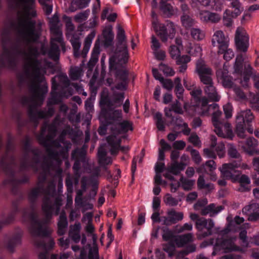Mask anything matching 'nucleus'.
<instances>
[{
	"instance_id": "nucleus-5",
	"label": "nucleus",
	"mask_w": 259,
	"mask_h": 259,
	"mask_svg": "<svg viewBox=\"0 0 259 259\" xmlns=\"http://www.w3.org/2000/svg\"><path fill=\"white\" fill-rule=\"evenodd\" d=\"M50 29L52 33L51 47L48 54L54 60L59 57V47H64L62 39V33L60 29V23L57 15H54L50 20Z\"/></svg>"
},
{
	"instance_id": "nucleus-24",
	"label": "nucleus",
	"mask_w": 259,
	"mask_h": 259,
	"mask_svg": "<svg viewBox=\"0 0 259 259\" xmlns=\"http://www.w3.org/2000/svg\"><path fill=\"white\" fill-rule=\"evenodd\" d=\"M167 214V216L166 217H162L160 220L164 224L166 225L176 223L183 219V213L182 212H178L174 209L168 210Z\"/></svg>"
},
{
	"instance_id": "nucleus-30",
	"label": "nucleus",
	"mask_w": 259,
	"mask_h": 259,
	"mask_svg": "<svg viewBox=\"0 0 259 259\" xmlns=\"http://www.w3.org/2000/svg\"><path fill=\"white\" fill-rule=\"evenodd\" d=\"M199 18L201 21L204 22H211L212 23H217L221 19L220 15L215 13H211L208 11L201 12L199 15Z\"/></svg>"
},
{
	"instance_id": "nucleus-47",
	"label": "nucleus",
	"mask_w": 259,
	"mask_h": 259,
	"mask_svg": "<svg viewBox=\"0 0 259 259\" xmlns=\"http://www.w3.org/2000/svg\"><path fill=\"white\" fill-rule=\"evenodd\" d=\"M96 33L94 31L91 32L85 38L84 44L83 51L88 52L90 50L93 39L95 37Z\"/></svg>"
},
{
	"instance_id": "nucleus-57",
	"label": "nucleus",
	"mask_w": 259,
	"mask_h": 259,
	"mask_svg": "<svg viewBox=\"0 0 259 259\" xmlns=\"http://www.w3.org/2000/svg\"><path fill=\"white\" fill-rule=\"evenodd\" d=\"M224 6L223 0H211L210 6L212 9L216 11L222 10Z\"/></svg>"
},
{
	"instance_id": "nucleus-20",
	"label": "nucleus",
	"mask_w": 259,
	"mask_h": 259,
	"mask_svg": "<svg viewBox=\"0 0 259 259\" xmlns=\"http://www.w3.org/2000/svg\"><path fill=\"white\" fill-rule=\"evenodd\" d=\"M30 231L33 236H47L51 232L46 224L37 222L32 223Z\"/></svg>"
},
{
	"instance_id": "nucleus-42",
	"label": "nucleus",
	"mask_w": 259,
	"mask_h": 259,
	"mask_svg": "<svg viewBox=\"0 0 259 259\" xmlns=\"http://www.w3.org/2000/svg\"><path fill=\"white\" fill-rule=\"evenodd\" d=\"M237 181H238L241 186V190L246 191L249 190L248 185L250 183V180L249 177L245 175H241Z\"/></svg>"
},
{
	"instance_id": "nucleus-56",
	"label": "nucleus",
	"mask_w": 259,
	"mask_h": 259,
	"mask_svg": "<svg viewBox=\"0 0 259 259\" xmlns=\"http://www.w3.org/2000/svg\"><path fill=\"white\" fill-rule=\"evenodd\" d=\"M84 230L88 235H91L93 241L95 242L97 239L96 235L94 234L95 228L92 223L87 224L84 227Z\"/></svg>"
},
{
	"instance_id": "nucleus-51",
	"label": "nucleus",
	"mask_w": 259,
	"mask_h": 259,
	"mask_svg": "<svg viewBox=\"0 0 259 259\" xmlns=\"http://www.w3.org/2000/svg\"><path fill=\"white\" fill-rule=\"evenodd\" d=\"M181 21L183 25L186 28L192 26L195 23L194 20L187 15H184L181 17Z\"/></svg>"
},
{
	"instance_id": "nucleus-2",
	"label": "nucleus",
	"mask_w": 259,
	"mask_h": 259,
	"mask_svg": "<svg viewBox=\"0 0 259 259\" xmlns=\"http://www.w3.org/2000/svg\"><path fill=\"white\" fill-rule=\"evenodd\" d=\"M15 1L20 8L18 17L20 35L26 41H36L40 34V25L32 19L36 14L34 9L35 0Z\"/></svg>"
},
{
	"instance_id": "nucleus-46",
	"label": "nucleus",
	"mask_w": 259,
	"mask_h": 259,
	"mask_svg": "<svg viewBox=\"0 0 259 259\" xmlns=\"http://www.w3.org/2000/svg\"><path fill=\"white\" fill-rule=\"evenodd\" d=\"M243 61L242 55H238L236 58V61L234 64V73L238 74L241 76H242L241 69L242 68V62Z\"/></svg>"
},
{
	"instance_id": "nucleus-50",
	"label": "nucleus",
	"mask_w": 259,
	"mask_h": 259,
	"mask_svg": "<svg viewBox=\"0 0 259 259\" xmlns=\"http://www.w3.org/2000/svg\"><path fill=\"white\" fill-rule=\"evenodd\" d=\"M90 11L87 10L84 11L77 14L74 17V20L77 23H81L85 21L90 15Z\"/></svg>"
},
{
	"instance_id": "nucleus-36",
	"label": "nucleus",
	"mask_w": 259,
	"mask_h": 259,
	"mask_svg": "<svg viewBox=\"0 0 259 259\" xmlns=\"http://www.w3.org/2000/svg\"><path fill=\"white\" fill-rule=\"evenodd\" d=\"M106 153L104 146H101L99 149L98 153L99 161L101 165H108L112 162L111 158L106 156Z\"/></svg>"
},
{
	"instance_id": "nucleus-63",
	"label": "nucleus",
	"mask_w": 259,
	"mask_h": 259,
	"mask_svg": "<svg viewBox=\"0 0 259 259\" xmlns=\"http://www.w3.org/2000/svg\"><path fill=\"white\" fill-rule=\"evenodd\" d=\"M229 155L232 158H238L239 157V154L238 152L236 149L232 145H230L228 150Z\"/></svg>"
},
{
	"instance_id": "nucleus-28",
	"label": "nucleus",
	"mask_w": 259,
	"mask_h": 259,
	"mask_svg": "<svg viewBox=\"0 0 259 259\" xmlns=\"http://www.w3.org/2000/svg\"><path fill=\"white\" fill-rule=\"evenodd\" d=\"M81 225L79 222H76L69 227L68 233L69 238L75 243H78L81 239L80 231Z\"/></svg>"
},
{
	"instance_id": "nucleus-17",
	"label": "nucleus",
	"mask_w": 259,
	"mask_h": 259,
	"mask_svg": "<svg viewBox=\"0 0 259 259\" xmlns=\"http://www.w3.org/2000/svg\"><path fill=\"white\" fill-rule=\"evenodd\" d=\"M196 71L198 74L202 83L210 82L211 78L212 71L202 60H199L196 65Z\"/></svg>"
},
{
	"instance_id": "nucleus-26",
	"label": "nucleus",
	"mask_w": 259,
	"mask_h": 259,
	"mask_svg": "<svg viewBox=\"0 0 259 259\" xmlns=\"http://www.w3.org/2000/svg\"><path fill=\"white\" fill-rule=\"evenodd\" d=\"M243 213L248 215L249 221H254L259 218V204L254 203L242 209Z\"/></svg>"
},
{
	"instance_id": "nucleus-27",
	"label": "nucleus",
	"mask_w": 259,
	"mask_h": 259,
	"mask_svg": "<svg viewBox=\"0 0 259 259\" xmlns=\"http://www.w3.org/2000/svg\"><path fill=\"white\" fill-rule=\"evenodd\" d=\"M187 165V163H180L174 162L167 168V172L165 174L164 177L171 181L174 180V177L170 175V174L177 175L179 174L182 170H184Z\"/></svg>"
},
{
	"instance_id": "nucleus-33",
	"label": "nucleus",
	"mask_w": 259,
	"mask_h": 259,
	"mask_svg": "<svg viewBox=\"0 0 259 259\" xmlns=\"http://www.w3.org/2000/svg\"><path fill=\"white\" fill-rule=\"evenodd\" d=\"M39 259H49L46 251L40 253L38 255ZM72 257L71 252H63L59 255L53 254L51 256L50 259H71Z\"/></svg>"
},
{
	"instance_id": "nucleus-14",
	"label": "nucleus",
	"mask_w": 259,
	"mask_h": 259,
	"mask_svg": "<svg viewBox=\"0 0 259 259\" xmlns=\"http://www.w3.org/2000/svg\"><path fill=\"white\" fill-rule=\"evenodd\" d=\"M235 41L236 48L239 51H247L249 46V36L243 27H239L237 28Z\"/></svg>"
},
{
	"instance_id": "nucleus-16",
	"label": "nucleus",
	"mask_w": 259,
	"mask_h": 259,
	"mask_svg": "<svg viewBox=\"0 0 259 259\" xmlns=\"http://www.w3.org/2000/svg\"><path fill=\"white\" fill-rule=\"evenodd\" d=\"M235 239L236 238H231L225 239L223 241H220L218 239H212L209 243L214 246L215 251L222 249L224 252H227L238 250L239 247L234 244Z\"/></svg>"
},
{
	"instance_id": "nucleus-49",
	"label": "nucleus",
	"mask_w": 259,
	"mask_h": 259,
	"mask_svg": "<svg viewBox=\"0 0 259 259\" xmlns=\"http://www.w3.org/2000/svg\"><path fill=\"white\" fill-rule=\"evenodd\" d=\"M82 74V70L81 67H74L70 69V77L73 79H77Z\"/></svg>"
},
{
	"instance_id": "nucleus-18",
	"label": "nucleus",
	"mask_w": 259,
	"mask_h": 259,
	"mask_svg": "<svg viewBox=\"0 0 259 259\" xmlns=\"http://www.w3.org/2000/svg\"><path fill=\"white\" fill-rule=\"evenodd\" d=\"M229 38L225 36L221 30H218L214 32L212 36V44L214 47H217L220 51L225 49L228 47Z\"/></svg>"
},
{
	"instance_id": "nucleus-38",
	"label": "nucleus",
	"mask_w": 259,
	"mask_h": 259,
	"mask_svg": "<svg viewBox=\"0 0 259 259\" xmlns=\"http://www.w3.org/2000/svg\"><path fill=\"white\" fill-rule=\"evenodd\" d=\"M58 232L60 235H63L66 230L67 226V219L64 214H61L59 217L58 223Z\"/></svg>"
},
{
	"instance_id": "nucleus-35",
	"label": "nucleus",
	"mask_w": 259,
	"mask_h": 259,
	"mask_svg": "<svg viewBox=\"0 0 259 259\" xmlns=\"http://www.w3.org/2000/svg\"><path fill=\"white\" fill-rule=\"evenodd\" d=\"M186 50L191 56H199L201 55L202 49L199 44L188 42Z\"/></svg>"
},
{
	"instance_id": "nucleus-3",
	"label": "nucleus",
	"mask_w": 259,
	"mask_h": 259,
	"mask_svg": "<svg viewBox=\"0 0 259 259\" xmlns=\"http://www.w3.org/2000/svg\"><path fill=\"white\" fill-rule=\"evenodd\" d=\"M117 52L109 59V68L110 71L114 72L117 75H119L122 71L126 77L123 65L128 61V53L125 31L120 27L117 29Z\"/></svg>"
},
{
	"instance_id": "nucleus-31",
	"label": "nucleus",
	"mask_w": 259,
	"mask_h": 259,
	"mask_svg": "<svg viewBox=\"0 0 259 259\" xmlns=\"http://www.w3.org/2000/svg\"><path fill=\"white\" fill-rule=\"evenodd\" d=\"M258 142L254 138L247 139L244 144L240 145L243 150L247 154L252 155L254 154L255 147L257 145Z\"/></svg>"
},
{
	"instance_id": "nucleus-64",
	"label": "nucleus",
	"mask_w": 259,
	"mask_h": 259,
	"mask_svg": "<svg viewBox=\"0 0 259 259\" xmlns=\"http://www.w3.org/2000/svg\"><path fill=\"white\" fill-rule=\"evenodd\" d=\"M224 111L226 118H230L232 116V106L230 103L224 106Z\"/></svg>"
},
{
	"instance_id": "nucleus-48",
	"label": "nucleus",
	"mask_w": 259,
	"mask_h": 259,
	"mask_svg": "<svg viewBox=\"0 0 259 259\" xmlns=\"http://www.w3.org/2000/svg\"><path fill=\"white\" fill-rule=\"evenodd\" d=\"M55 244L54 240L50 237H47L45 239L44 242L40 244H37L38 246L41 247L45 250H50L52 249Z\"/></svg>"
},
{
	"instance_id": "nucleus-62",
	"label": "nucleus",
	"mask_w": 259,
	"mask_h": 259,
	"mask_svg": "<svg viewBox=\"0 0 259 259\" xmlns=\"http://www.w3.org/2000/svg\"><path fill=\"white\" fill-rule=\"evenodd\" d=\"M49 0H38L39 2L42 5L44 6V9L47 13V14L49 15L51 14L52 12L53 8L51 5H50L48 4V2Z\"/></svg>"
},
{
	"instance_id": "nucleus-6",
	"label": "nucleus",
	"mask_w": 259,
	"mask_h": 259,
	"mask_svg": "<svg viewBox=\"0 0 259 259\" xmlns=\"http://www.w3.org/2000/svg\"><path fill=\"white\" fill-rule=\"evenodd\" d=\"M208 108L209 110L214 109V111L212 112V121L214 126L215 133L219 137L232 139L233 134L230 124L228 122L223 123L220 120L221 112L219 110L218 104L213 103Z\"/></svg>"
},
{
	"instance_id": "nucleus-23",
	"label": "nucleus",
	"mask_w": 259,
	"mask_h": 259,
	"mask_svg": "<svg viewBox=\"0 0 259 259\" xmlns=\"http://www.w3.org/2000/svg\"><path fill=\"white\" fill-rule=\"evenodd\" d=\"M195 182V181L194 180H190L182 177L180 179V182L171 183V192H175L180 186L185 190H190L192 189Z\"/></svg>"
},
{
	"instance_id": "nucleus-54",
	"label": "nucleus",
	"mask_w": 259,
	"mask_h": 259,
	"mask_svg": "<svg viewBox=\"0 0 259 259\" xmlns=\"http://www.w3.org/2000/svg\"><path fill=\"white\" fill-rule=\"evenodd\" d=\"M219 54H224V59L227 61L231 60L234 56L233 51L231 49H229L228 47L222 51H220V49L218 51Z\"/></svg>"
},
{
	"instance_id": "nucleus-4",
	"label": "nucleus",
	"mask_w": 259,
	"mask_h": 259,
	"mask_svg": "<svg viewBox=\"0 0 259 259\" xmlns=\"http://www.w3.org/2000/svg\"><path fill=\"white\" fill-rule=\"evenodd\" d=\"M203 83L204 84V93L208 99L202 98L201 100L198 101L196 106L189 105L188 103H185L184 109L190 115H193L196 113L203 116L209 115L210 112H213L214 109L209 110L208 108L210 106V105H208V101H218L220 99V97L218 95L213 84L212 79H210V82Z\"/></svg>"
},
{
	"instance_id": "nucleus-29",
	"label": "nucleus",
	"mask_w": 259,
	"mask_h": 259,
	"mask_svg": "<svg viewBox=\"0 0 259 259\" xmlns=\"http://www.w3.org/2000/svg\"><path fill=\"white\" fill-rule=\"evenodd\" d=\"M60 205L61 204L58 202L52 204L50 199H45L42 204V210L46 213L47 217L53 214L55 209H56L55 214H58Z\"/></svg>"
},
{
	"instance_id": "nucleus-8",
	"label": "nucleus",
	"mask_w": 259,
	"mask_h": 259,
	"mask_svg": "<svg viewBox=\"0 0 259 259\" xmlns=\"http://www.w3.org/2000/svg\"><path fill=\"white\" fill-rule=\"evenodd\" d=\"M254 116L250 110L241 111L238 112L236 116L235 132L238 137L241 138H245V124L252 122Z\"/></svg>"
},
{
	"instance_id": "nucleus-13",
	"label": "nucleus",
	"mask_w": 259,
	"mask_h": 259,
	"mask_svg": "<svg viewBox=\"0 0 259 259\" xmlns=\"http://www.w3.org/2000/svg\"><path fill=\"white\" fill-rule=\"evenodd\" d=\"M162 237L165 241H174L175 243L178 247H182L191 242L193 240L192 234L190 233L173 237L172 233L167 228L164 229Z\"/></svg>"
},
{
	"instance_id": "nucleus-52",
	"label": "nucleus",
	"mask_w": 259,
	"mask_h": 259,
	"mask_svg": "<svg viewBox=\"0 0 259 259\" xmlns=\"http://www.w3.org/2000/svg\"><path fill=\"white\" fill-rule=\"evenodd\" d=\"M198 187L199 189H206L209 190L213 189V185L211 184H205L204 177L200 176L197 181Z\"/></svg>"
},
{
	"instance_id": "nucleus-44",
	"label": "nucleus",
	"mask_w": 259,
	"mask_h": 259,
	"mask_svg": "<svg viewBox=\"0 0 259 259\" xmlns=\"http://www.w3.org/2000/svg\"><path fill=\"white\" fill-rule=\"evenodd\" d=\"M21 242V235H18L13 237L6 244L7 248L10 250L12 251L14 247L20 244Z\"/></svg>"
},
{
	"instance_id": "nucleus-58",
	"label": "nucleus",
	"mask_w": 259,
	"mask_h": 259,
	"mask_svg": "<svg viewBox=\"0 0 259 259\" xmlns=\"http://www.w3.org/2000/svg\"><path fill=\"white\" fill-rule=\"evenodd\" d=\"M120 125L121 127V133L133 130L132 123L129 121L124 120L120 123Z\"/></svg>"
},
{
	"instance_id": "nucleus-61",
	"label": "nucleus",
	"mask_w": 259,
	"mask_h": 259,
	"mask_svg": "<svg viewBox=\"0 0 259 259\" xmlns=\"http://www.w3.org/2000/svg\"><path fill=\"white\" fill-rule=\"evenodd\" d=\"M171 108L172 110L176 113H183V110L181 107V104L178 101H176L171 105Z\"/></svg>"
},
{
	"instance_id": "nucleus-10",
	"label": "nucleus",
	"mask_w": 259,
	"mask_h": 259,
	"mask_svg": "<svg viewBox=\"0 0 259 259\" xmlns=\"http://www.w3.org/2000/svg\"><path fill=\"white\" fill-rule=\"evenodd\" d=\"M190 219L196 222V226L199 232V237H204L211 234V229L214 227L213 222L210 220H206L204 218H199L196 213H190Z\"/></svg>"
},
{
	"instance_id": "nucleus-37",
	"label": "nucleus",
	"mask_w": 259,
	"mask_h": 259,
	"mask_svg": "<svg viewBox=\"0 0 259 259\" xmlns=\"http://www.w3.org/2000/svg\"><path fill=\"white\" fill-rule=\"evenodd\" d=\"M223 209L221 206H215L213 204L204 207L202 209L201 213L203 215L209 214L210 217H213Z\"/></svg>"
},
{
	"instance_id": "nucleus-40",
	"label": "nucleus",
	"mask_w": 259,
	"mask_h": 259,
	"mask_svg": "<svg viewBox=\"0 0 259 259\" xmlns=\"http://www.w3.org/2000/svg\"><path fill=\"white\" fill-rule=\"evenodd\" d=\"M237 16H234V14L231 12L229 9H226L224 13L223 17V22L225 25L230 26L232 24L233 18Z\"/></svg>"
},
{
	"instance_id": "nucleus-25",
	"label": "nucleus",
	"mask_w": 259,
	"mask_h": 259,
	"mask_svg": "<svg viewBox=\"0 0 259 259\" xmlns=\"http://www.w3.org/2000/svg\"><path fill=\"white\" fill-rule=\"evenodd\" d=\"M244 220L243 218L236 217L234 220L231 222L225 230L222 232L223 234L227 233L229 232L236 231L238 229H243L248 228L249 224L245 223L241 225Z\"/></svg>"
},
{
	"instance_id": "nucleus-9",
	"label": "nucleus",
	"mask_w": 259,
	"mask_h": 259,
	"mask_svg": "<svg viewBox=\"0 0 259 259\" xmlns=\"http://www.w3.org/2000/svg\"><path fill=\"white\" fill-rule=\"evenodd\" d=\"M52 147L53 151L50 153V156L52 159L60 163L63 159L68 157V151L71 148V144L62 139L59 141L54 142Z\"/></svg>"
},
{
	"instance_id": "nucleus-55",
	"label": "nucleus",
	"mask_w": 259,
	"mask_h": 259,
	"mask_svg": "<svg viewBox=\"0 0 259 259\" xmlns=\"http://www.w3.org/2000/svg\"><path fill=\"white\" fill-rule=\"evenodd\" d=\"M159 69L166 76H173L175 73V71L171 67L162 63L160 64Z\"/></svg>"
},
{
	"instance_id": "nucleus-39",
	"label": "nucleus",
	"mask_w": 259,
	"mask_h": 259,
	"mask_svg": "<svg viewBox=\"0 0 259 259\" xmlns=\"http://www.w3.org/2000/svg\"><path fill=\"white\" fill-rule=\"evenodd\" d=\"M90 0H79L77 2H73L71 3L69 10L71 12H74L77 9H82L87 7L90 3Z\"/></svg>"
},
{
	"instance_id": "nucleus-22",
	"label": "nucleus",
	"mask_w": 259,
	"mask_h": 259,
	"mask_svg": "<svg viewBox=\"0 0 259 259\" xmlns=\"http://www.w3.org/2000/svg\"><path fill=\"white\" fill-rule=\"evenodd\" d=\"M114 37L112 27L110 25H108L103 29L99 39L105 47H108L113 45Z\"/></svg>"
},
{
	"instance_id": "nucleus-21",
	"label": "nucleus",
	"mask_w": 259,
	"mask_h": 259,
	"mask_svg": "<svg viewBox=\"0 0 259 259\" xmlns=\"http://www.w3.org/2000/svg\"><path fill=\"white\" fill-rule=\"evenodd\" d=\"M75 259H99L98 249L96 246L93 247L90 245L84 246L80 249L78 256Z\"/></svg>"
},
{
	"instance_id": "nucleus-53",
	"label": "nucleus",
	"mask_w": 259,
	"mask_h": 259,
	"mask_svg": "<svg viewBox=\"0 0 259 259\" xmlns=\"http://www.w3.org/2000/svg\"><path fill=\"white\" fill-rule=\"evenodd\" d=\"M154 119L156 121L158 129L160 131L163 130L164 124L162 118V114L159 112L155 113L154 115Z\"/></svg>"
},
{
	"instance_id": "nucleus-45",
	"label": "nucleus",
	"mask_w": 259,
	"mask_h": 259,
	"mask_svg": "<svg viewBox=\"0 0 259 259\" xmlns=\"http://www.w3.org/2000/svg\"><path fill=\"white\" fill-rule=\"evenodd\" d=\"M191 35L195 40H200L205 37L204 31L198 28H193L191 30Z\"/></svg>"
},
{
	"instance_id": "nucleus-15",
	"label": "nucleus",
	"mask_w": 259,
	"mask_h": 259,
	"mask_svg": "<svg viewBox=\"0 0 259 259\" xmlns=\"http://www.w3.org/2000/svg\"><path fill=\"white\" fill-rule=\"evenodd\" d=\"M211 144L210 149H204V154L208 158H215L216 154L221 158L223 157L225 154V145L223 143H219L218 144L216 143L217 139L214 136L211 138Z\"/></svg>"
},
{
	"instance_id": "nucleus-19",
	"label": "nucleus",
	"mask_w": 259,
	"mask_h": 259,
	"mask_svg": "<svg viewBox=\"0 0 259 259\" xmlns=\"http://www.w3.org/2000/svg\"><path fill=\"white\" fill-rule=\"evenodd\" d=\"M63 20L65 23L67 31V37L70 38V40L74 50L77 51L79 50L80 47V42L78 38H74L73 36H72L71 33L74 29V25L71 22V19L70 17L64 16L63 17Z\"/></svg>"
},
{
	"instance_id": "nucleus-41",
	"label": "nucleus",
	"mask_w": 259,
	"mask_h": 259,
	"mask_svg": "<svg viewBox=\"0 0 259 259\" xmlns=\"http://www.w3.org/2000/svg\"><path fill=\"white\" fill-rule=\"evenodd\" d=\"M160 9L167 16L174 13L173 7L166 2V0H160Z\"/></svg>"
},
{
	"instance_id": "nucleus-11",
	"label": "nucleus",
	"mask_w": 259,
	"mask_h": 259,
	"mask_svg": "<svg viewBox=\"0 0 259 259\" xmlns=\"http://www.w3.org/2000/svg\"><path fill=\"white\" fill-rule=\"evenodd\" d=\"M228 71L226 68L225 65L224 66L223 70H220L217 71V75L218 78L222 80L223 86L226 88L232 89L236 94L238 99H243L245 98L244 93L240 88H237L234 85L230 77L228 75Z\"/></svg>"
},
{
	"instance_id": "nucleus-59",
	"label": "nucleus",
	"mask_w": 259,
	"mask_h": 259,
	"mask_svg": "<svg viewBox=\"0 0 259 259\" xmlns=\"http://www.w3.org/2000/svg\"><path fill=\"white\" fill-rule=\"evenodd\" d=\"M164 250L168 253V255L171 256L174 253L175 251V246L173 243L169 242L164 245Z\"/></svg>"
},
{
	"instance_id": "nucleus-1",
	"label": "nucleus",
	"mask_w": 259,
	"mask_h": 259,
	"mask_svg": "<svg viewBox=\"0 0 259 259\" xmlns=\"http://www.w3.org/2000/svg\"><path fill=\"white\" fill-rule=\"evenodd\" d=\"M38 51L34 46H30L24 53L23 57L24 61V71L22 77L19 75L20 79L31 78L35 82L34 91V108L40 106L44 99V95L41 93L47 92L46 82L44 80V74L54 73L55 70L53 65L46 60L38 61L37 58L39 53L46 54L44 47Z\"/></svg>"
},
{
	"instance_id": "nucleus-32",
	"label": "nucleus",
	"mask_w": 259,
	"mask_h": 259,
	"mask_svg": "<svg viewBox=\"0 0 259 259\" xmlns=\"http://www.w3.org/2000/svg\"><path fill=\"white\" fill-rule=\"evenodd\" d=\"M109 145L110 146V152L112 155L116 154L119 149L120 139L116 136L111 135L107 138Z\"/></svg>"
},
{
	"instance_id": "nucleus-43",
	"label": "nucleus",
	"mask_w": 259,
	"mask_h": 259,
	"mask_svg": "<svg viewBox=\"0 0 259 259\" xmlns=\"http://www.w3.org/2000/svg\"><path fill=\"white\" fill-rule=\"evenodd\" d=\"M181 199L173 197L170 194L167 193L163 197V201L166 205L174 206L178 204Z\"/></svg>"
},
{
	"instance_id": "nucleus-7",
	"label": "nucleus",
	"mask_w": 259,
	"mask_h": 259,
	"mask_svg": "<svg viewBox=\"0 0 259 259\" xmlns=\"http://www.w3.org/2000/svg\"><path fill=\"white\" fill-rule=\"evenodd\" d=\"M153 18L152 27L161 40L165 42L168 39L174 37L176 33L175 24L172 22L167 23L166 25L159 23L156 19V14L152 13Z\"/></svg>"
},
{
	"instance_id": "nucleus-60",
	"label": "nucleus",
	"mask_w": 259,
	"mask_h": 259,
	"mask_svg": "<svg viewBox=\"0 0 259 259\" xmlns=\"http://www.w3.org/2000/svg\"><path fill=\"white\" fill-rule=\"evenodd\" d=\"M54 113V109L52 108H49L47 112L45 111H38L35 114V116L39 118H46L53 115Z\"/></svg>"
},
{
	"instance_id": "nucleus-34",
	"label": "nucleus",
	"mask_w": 259,
	"mask_h": 259,
	"mask_svg": "<svg viewBox=\"0 0 259 259\" xmlns=\"http://www.w3.org/2000/svg\"><path fill=\"white\" fill-rule=\"evenodd\" d=\"M177 46L171 45L169 49V53L171 57L174 59H177L180 56V48L182 46V41L181 38H177L175 39Z\"/></svg>"
},
{
	"instance_id": "nucleus-12",
	"label": "nucleus",
	"mask_w": 259,
	"mask_h": 259,
	"mask_svg": "<svg viewBox=\"0 0 259 259\" xmlns=\"http://www.w3.org/2000/svg\"><path fill=\"white\" fill-rule=\"evenodd\" d=\"M240 166V161H234L230 163H225L219 167L221 176L226 179L231 180L235 182L238 179L239 171L236 170V168Z\"/></svg>"
}]
</instances>
